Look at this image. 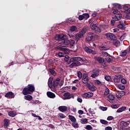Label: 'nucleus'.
<instances>
[{"instance_id": "nucleus-17", "label": "nucleus", "mask_w": 130, "mask_h": 130, "mask_svg": "<svg viewBox=\"0 0 130 130\" xmlns=\"http://www.w3.org/2000/svg\"><path fill=\"white\" fill-rule=\"evenodd\" d=\"M58 110L61 112H66L68 110V107L66 106H61L58 107Z\"/></svg>"}, {"instance_id": "nucleus-42", "label": "nucleus", "mask_w": 130, "mask_h": 130, "mask_svg": "<svg viewBox=\"0 0 130 130\" xmlns=\"http://www.w3.org/2000/svg\"><path fill=\"white\" fill-rule=\"evenodd\" d=\"M121 124L123 126H127V125H128V123H127V122H125L124 121H122L121 122Z\"/></svg>"}, {"instance_id": "nucleus-48", "label": "nucleus", "mask_w": 130, "mask_h": 130, "mask_svg": "<svg viewBox=\"0 0 130 130\" xmlns=\"http://www.w3.org/2000/svg\"><path fill=\"white\" fill-rule=\"evenodd\" d=\"M76 29H77V27L75 26H73L71 27L70 30L71 31H72V32H74V31H76Z\"/></svg>"}, {"instance_id": "nucleus-3", "label": "nucleus", "mask_w": 130, "mask_h": 130, "mask_svg": "<svg viewBox=\"0 0 130 130\" xmlns=\"http://www.w3.org/2000/svg\"><path fill=\"white\" fill-rule=\"evenodd\" d=\"M35 91V87L33 84H28L27 87H25L22 90L23 95H31Z\"/></svg>"}, {"instance_id": "nucleus-16", "label": "nucleus", "mask_w": 130, "mask_h": 130, "mask_svg": "<svg viewBox=\"0 0 130 130\" xmlns=\"http://www.w3.org/2000/svg\"><path fill=\"white\" fill-rule=\"evenodd\" d=\"M93 96V93L92 92L85 93L82 94V97L84 98H91Z\"/></svg>"}, {"instance_id": "nucleus-52", "label": "nucleus", "mask_w": 130, "mask_h": 130, "mask_svg": "<svg viewBox=\"0 0 130 130\" xmlns=\"http://www.w3.org/2000/svg\"><path fill=\"white\" fill-rule=\"evenodd\" d=\"M121 82L122 84H123L124 85H125V84H126V80H125V79H124V78H122L121 80Z\"/></svg>"}, {"instance_id": "nucleus-1", "label": "nucleus", "mask_w": 130, "mask_h": 130, "mask_svg": "<svg viewBox=\"0 0 130 130\" xmlns=\"http://www.w3.org/2000/svg\"><path fill=\"white\" fill-rule=\"evenodd\" d=\"M58 39V44L62 45L63 47H70L72 49L75 48L76 42L74 40H67L68 37L63 34L58 35L57 36Z\"/></svg>"}, {"instance_id": "nucleus-54", "label": "nucleus", "mask_w": 130, "mask_h": 130, "mask_svg": "<svg viewBox=\"0 0 130 130\" xmlns=\"http://www.w3.org/2000/svg\"><path fill=\"white\" fill-rule=\"evenodd\" d=\"M109 94V89L107 88L104 92V95H107Z\"/></svg>"}, {"instance_id": "nucleus-43", "label": "nucleus", "mask_w": 130, "mask_h": 130, "mask_svg": "<svg viewBox=\"0 0 130 130\" xmlns=\"http://www.w3.org/2000/svg\"><path fill=\"white\" fill-rule=\"evenodd\" d=\"M117 28H119V29H122V30H123V29H124V27L123 26V24L120 23V24H118L117 25Z\"/></svg>"}, {"instance_id": "nucleus-56", "label": "nucleus", "mask_w": 130, "mask_h": 130, "mask_svg": "<svg viewBox=\"0 0 130 130\" xmlns=\"http://www.w3.org/2000/svg\"><path fill=\"white\" fill-rule=\"evenodd\" d=\"M107 120H112L114 119V118L112 117V116H109L107 117Z\"/></svg>"}, {"instance_id": "nucleus-21", "label": "nucleus", "mask_w": 130, "mask_h": 130, "mask_svg": "<svg viewBox=\"0 0 130 130\" xmlns=\"http://www.w3.org/2000/svg\"><path fill=\"white\" fill-rule=\"evenodd\" d=\"M24 99H25V100H27V101H31V100L33 99V96L28 94L25 95H24Z\"/></svg>"}, {"instance_id": "nucleus-41", "label": "nucleus", "mask_w": 130, "mask_h": 130, "mask_svg": "<svg viewBox=\"0 0 130 130\" xmlns=\"http://www.w3.org/2000/svg\"><path fill=\"white\" fill-rule=\"evenodd\" d=\"M68 35L70 37V38H72V37H74L75 36V34H74V32H69Z\"/></svg>"}, {"instance_id": "nucleus-45", "label": "nucleus", "mask_w": 130, "mask_h": 130, "mask_svg": "<svg viewBox=\"0 0 130 130\" xmlns=\"http://www.w3.org/2000/svg\"><path fill=\"white\" fill-rule=\"evenodd\" d=\"M115 17H116V18H117L118 19L120 20V18H121V17H122V15L118 13L117 14H116Z\"/></svg>"}, {"instance_id": "nucleus-22", "label": "nucleus", "mask_w": 130, "mask_h": 130, "mask_svg": "<svg viewBox=\"0 0 130 130\" xmlns=\"http://www.w3.org/2000/svg\"><path fill=\"white\" fill-rule=\"evenodd\" d=\"M113 44L116 46V47H118V46L120 45V42L118 40H115L113 41Z\"/></svg>"}, {"instance_id": "nucleus-49", "label": "nucleus", "mask_w": 130, "mask_h": 130, "mask_svg": "<svg viewBox=\"0 0 130 130\" xmlns=\"http://www.w3.org/2000/svg\"><path fill=\"white\" fill-rule=\"evenodd\" d=\"M58 116H59L60 118H66L65 115L62 113H59Z\"/></svg>"}, {"instance_id": "nucleus-28", "label": "nucleus", "mask_w": 130, "mask_h": 130, "mask_svg": "<svg viewBox=\"0 0 130 130\" xmlns=\"http://www.w3.org/2000/svg\"><path fill=\"white\" fill-rule=\"evenodd\" d=\"M80 122L82 124H86V123H88V119L87 118L82 119L80 120Z\"/></svg>"}, {"instance_id": "nucleus-11", "label": "nucleus", "mask_w": 130, "mask_h": 130, "mask_svg": "<svg viewBox=\"0 0 130 130\" xmlns=\"http://www.w3.org/2000/svg\"><path fill=\"white\" fill-rule=\"evenodd\" d=\"M5 97L7 98L8 99L15 98V94H14V93H13V92L9 91L5 94Z\"/></svg>"}, {"instance_id": "nucleus-38", "label": "nucleus", "mask_w": 130, "mask_h": 130, "mask_svg": "<svg viewBox=\"0 0 130 130\" xmlns=\"http://www.w3.org/2000/svg\"><path fill=\"white\" fill-rule=\"evenodd\" d=\"M118 88L120 90H124L125 89V86L119 84L118 85Z\"/></svg>"}, {"instance_id": "nucleus-8", "label": "nucleus", "mask_w": 130, "mask_h": 130, "mask_svg": "<svg viewBox=\"0 0 130 130\" xmlns=\"http://www.w3.org/2000/svg\"><path fill=\"white\" fill-rule=\"evenodd\" d=\"M123 78V75H116L113 78L114 82H115V83H119V82H120V79H122Z\"/></svg>"}, {"instance_id": "nucleus-61", "label": "nucleus", "mask_w": 130, "mask_h": 130, "mask_svg": "<svg viewBox=\"0 0 130 130\" xmlns=\"http://www.w3.org/2000/svg\"><path fill=\"white\" fill-rule=\"evenodd\" d=\"M105 130H112V127L111 126H107L105 128Z\"/></svg>"}, {"instance_id": "nucleus-50", "label": "nucleus", "mask_w": 130, "mask_h": 130, "mask_svg": "<svg viewBox=\"0 0 130 130\" xmlns=\"http://www.w3.org/2000/svg\"><path fill=\"white\" fill-rule=\"evenodd\" d=\"M99 48H100V50H107V48H106L104 46L100 47Z\"/></svg>"}, {"instance_id": "nucleus-15", "label": "nucleus", "mask_w": 130, "mask_h": 130, "mask_svg": "<svg viewBox=\"0 0 130 130\" xmlns=\"http://www.w3.org/2000/svg\"><path fill=\"white\" fill-rule=\"evenodd\" d=\"M47 96L48 98H50L51 99H54V98H55V94L51 91L47 92Z\"/></svg>"}, {"instance_id": "nucleus-47", "label": "nucleus", "mask_w": 130, "mask_h": 130, "mask_svg": "<svg viewBox=\"0 0 130 130\" xmlns=\"http://www.w3.org/2000/svg\"><path fill=\"white\" fill-rule=\"evenodd\" d=\"M30 103H31V104H38V103H39V101H31L30 102Z\"/></svg>"}, {"instance_id": "nucleus-20", "label": "nucleus", "mask_w": 130, "mask_h": 130, "mask_svg": "<svg viewBox=\"0 0 130 130\" xmlns=\"http://www.w3.org/2000/svg\"><path fill=\"white\" fill-rule=\"evenodd\" d=\"M94 59L98 61L99 63H103L104 62V59L101 57H94Z\"/></svg>"}, {"instance_id": "nucleus-9", "label": "nucleus", "mask_w": 130, "mask_h": 130, "mask_svg": "<svg viewBox=\"0 0 130 130\" xmlns=\"http://www.w3.org/2000/svg\"><path fill=\"white\" fill-rule=\"evenodd\" d=\"M106 36L107 38H110V39H111V40L114 41V40H116V39H117L116 36H115V35H114V34H111L110 32L106 34Z\"/></svg>"}, {"instance_id": "nucleus-6", "label": "nucleus", "mask_w": 130, "mask_h": 130, "mask_svg": "<svg viewBox=\"0 0 130 130\" xmlns=\"http://www.w3.org/2000/svg\"><path fill=\"white\" fill-rule=\"evenodd\" d=\"M90 27L92 29V30H93V31L95 32V33H100L101 32V27L97 26L96 24H91L90 25Z\"/></svg>"}, {"instance_id": "nucleus-35", "label": "nucleus", "mask_w": 130, "mask_h": 130, "mask_svg": "<svg viewBox=\"0 0 130 130\" xmlns=\"http://www.w3.org/2000/svg\"><path fill=\"white\" fill-rule=\"evenodd\" d=\"M108 98L111 101H113L114 100V95H109Z\"/></svg>"}, {"instance_id": "nucleus-12", "label": "nucleus", "mask_w": 130, "mask_h": 130, "mask_svg": "<svg viewBox=\"0 0 130 130\" xmlns=\"http://www.w3.org/2000/svg\"><path fill=\"white\" fill-rule=\"evenodd\" d=\"M64 99H74V94H71L70 92H66L63 94Z\"/></svg>"}, {"instance_id": "nucleus-14", "label": "nucleus", "mask_w": 130, "mask_h": 130, "mask_svg": "<svg viewBox=\"0 0 130 130\" xmlns=\"http://www.w3.org/2000/svg\"><path fill=\"white\" fill-rule=\"evenodd\" d=\"M60 81V79L58 78H57L56 79L54 80L52 83V87H53V88H55V87H57V86H58V84H59Z\"/></svg>"}, {"instance_id": "nucleus-58", "label": "nucleus", "mask_w": 130, "mask_h": 130, "mask_svg": "<svg viewBox=\"0 0 130 130\" xmlns=\"http://www.w3.org/2000/svg\"><path fill=\"white\" fill-rule=\"evenodd\" d=\"M112 10L113 11V14H114L115 15L118 13V10H117V9H114L112 8Z\"/></svg>"}, {"instance_id": "nucleus-29", "label": "nucleus", "mask_w": 130, "mask_h": 130, "mask_svg": "<svg viewBox=\"0 0 130 130\" xmlns=\"http://www.w3.org/2000/svg\"><path fill=\"white\" fill-rule=\"evenodd\" d=\"M105 80L108 82H112V79H111V77L109 76H105Z\"/></svg>"}, {"instance_id": "nucleus-51", "label": "nucleus", "mask_w": 130, "mask_h": 130, "mask_svg": "<svg viewBox=\"0 0 130 130\" xmlns=\"http://www.w3.org/2000/svg\"><path fill=\"white\" fill-rule=\"evenodd\" d=\"M127 53V52H126V51L122 52L120 54V56H122V57L125 56V55H126Z\"/></svg>"}, {"instance_id": "nucleus-60", "label": "nucleus", "mask_w": 130, "mask_h": 130, "mask_svg": "<svg viewBox=\"0 0 130 130\" xmlns=\"http://www.w3.org/2000/svg\"><path fill=\"white\" fill-rule=\"evenodd\" d=\"M106 60L107 62H110L111 61V58H110L109 57H106Z\"/></svg>"}, {"instance_id": "nucleus-39", "label": "nucleus", "mask_w": 130, "mask_h": 130, "mask_svg": "<svg viewBox=\"0 0 130 130\" xmlns=\"http://www.w3.org/2000/svg\"><path fill=\"white\" fill-rule=\"evenodd\" d=\"M89 90H90V91H92V92H94V91H96V90H97V87L93 85V86H92Z\"/></svg>"}, {"instance_id": "nucleus-32", "label": "nucleus", "mask_w": 130, "mask_h": 130, "mask_svg": "<svg viewBox=\"0 0 130 130\" xmlns=\"http://www.w3.org/2000/svg\"><path fill=\"white\" fill-rule=\"evenodd\" d=\"M100 122L102 124H108V121H107V120H105L104 119H101Z\"/></svg>"}, {"instance_id": "nucleus-25", "label": "nucleus", "mask_w": 130, "mask_h": 130, "mask_svg": "<svg viewBox=\"0 0 130 130\" xmlns=\"http://www.w3.org/2000/svg\"><path fill=\"white\" fill-rule=\"evenodd\" d=\"M126 109V107H122L121 108H119L117 110V112L118 113H120V112H122V111H124Z\"/></svg>"}, {"instance_id": "nucleus-30", "label": "nucleus", "mask_w": 130, "mask_h": 130, "mask_svg": "<svg viewBox=\"0 0 130 130\" xmlns=\"http://www.w3.org/2000/svg\"><path fill=\"white\" fill-rule=\"evenodd\" d=\"M8 115H9V116H11V117H15V116H16V114H15V112H14V111H11L9 112Z\"/></svg>"}, {"instance_id": "nucleus-2", "label": "nucleus", "mask_w": 130, "mask_h": 130, "mask_svg": "<svg viewBox=\"0 0 130 130\" xmlns=\"http://www.w3.org/2000/svg\"><path fill=\"white\" fill-rule=\"evenodd\" d=\"M80 61L85 62V61H87V60L86 58H82L81 57H72L68 62V64H70L69 65V68H70V69H74V67H80V66H82Z\"/></svg>"}, {"instance_id": "nucleus-24", "label": "nucleus", "mask_w": 130, "mask_h": 130, "mask_svg": "<svg viewBox=\"0 0 130 130\" xmlns=\"http://www.w3.org/2000/svg\"><path fill=\"white\" fill-rule=\"evenodd\" d=\"M53 83V82H52V78L51 77H50L48 81V85L49 88H52Z\"/></svg>"}, {"instance_id": "nucleus-44", "label": "nucleus", "mask_w": 130, "mask_h": 130, "mask_svg": "<svg viewBox=\"0 0 130 130\" xmlns=\"http://www.w3.org/2000/svg\"><path fill=\"white\" fill-rule=\"evenodd\" d=\"M57 55L59 57H63V56H64V53L62 52H59L57 53Z\"/></svg>"}, {"instance_id": "nucleus-13", "label": "nucleus", "mask_w": 130, "mask_h": 130, "mask_svg": "<svg viewBox=\"0 0 130 130\" xmlns=\"http://www.w3.org/2000/svg\"><path fill=\"white\" fill-rule=\"evenodd\" d=\"M125 95V92L123 91H117L116 94V98L118 99H120L121 97H123Z\"/></svg>"}, {"instance_id": "nucleus-18", "label": "nucleus", "mask_w": 130, "mask_h": 130, "mask_svg": "<svg viewBox=\"0 0 130 130\" xmlns=\"http://www.w3.org/2000/svg\"><path fill=\"white\" fill-rule=\"evenodd\" d=\"M4 128H8L9 127V125H10V120L8 119H5L4 120Z\"/></svg>"}, {"instance_id": "nucleus-36", "label": "nucleus", "mask_w": 130, "mask_h": 130, "mask_svg": "<svg viewBox=\"0 0 130 130\" xmlns=\"http://www.w3.org/2000/svg\"><path fill=\"white\" fill-rule=\"evenodd\" d=\"M70 59V56L68 55H66L64 58V60L66 62H68V64H69V60Z\"/></svg>"}, {"instance_id": "nucleus-26", "label": "nucleus", "mask_w": 130, "mask_h": 130, "mask_svg": "<svg viewBox=\"0 0 130 130\" xmlns=\"http://www.w3.org/2000/svg\"><path fill=\"white\" fill-rule=\"evenodd\" d=\"M49 72L51 75H53V76H56V72H55V71H54V70L52 69H49Z\"/></svg>"}, {"instance_id": "nucleus-27", "label": "nucleus", "mask_w": 130, "mask_h": 130, "mask_svg": "<svg viewBox=\"0 0 130 130\" xmlns=\"http://www.w3.org/2000/svg\"><path fill=\"white\" fill-rule=\"evenodd\" d=\"M114 6L117 9H119V10H122V7L120 4H114Z\"/></svg>"}, {"instance_id": "nucleus-19", "label": "nucleus", "mask_w": 130, "mask_h": 130, "mask_svg": "<svg viewBox=\"0 0 130 130\" xmlns=\"http://www.w3.org/2000/svg\"><path fill=\"white\" fill-rule=\"evenodd\" d=\"M55 49L56 50V51L58 50L60 51H66V50H67V48L62 47V46H58L55 48Z\"/></svg>"}, {"instance_id": "nucleus-33", "label": "nucleus", "mask_w": 130, "mask_h": 130, "mask_svg": "<svg viewBox=\"0 0 130 130\" xmlns=\"http://www.w3.org/2000/svg\"><path fill=\"white\" fill-rule=\"evenodd\" d=\"M83 16V18L84 19H89L90 15L88 13H84L82 14Z\"/></svg>"}, {"instance_id": "nucleus-59", "label": "nucleus", "mask_w": 130, "mask_h": 130, "mask_svg": "<svg viewBox=\"0 0 130 130\" xmlns=\"http://www.w3.org/2000/svg\"><path fill=\"white\" fill-rule=\"evenodd\" d=\"M100 108L103 111H106L107 110V107H101Z\"/></svg>"}, {"instance_id": "nucleus-5", "label": "nucleus", "mask_w": 130, "mask_h": 130, "mask_svg": "<svg viewBox=\"0 0 130 130\" xmlns=\"http://www.w3.org/2000/svg\"><path fill=\"white\" fill-rule=\"evenodd\" d=\"M86 39L87 41H91V40H98L99 36L93 32H88Z\"/></svg>"}, {"instance_id": "nucleus-4", "label": "nucleus", "mask_w": 130, "mask_h": 130, "mask_svg": "<svg viewBox=\"0 0 130 130\" xmlns=\"http://www.w3.org/2000/svg\"><path fill=\"white\" fill-rule=\"evenodd\" d=\"M87 31H88V27L84 26L80 31L75 35L76 41L78 42L81 38H83V37H84V34H85Z\"/></svg>"}, {"instance_id": "nucleus-62", "label": "nucleus", "mask_w": 130, "mask_h": 130, "mask_svg": "<svg viewBox=\"0 0 130 130\" xmlns=\"http://www.w3.org/2000/svg\"><path fill=\"white\" fill-rule=\"evenodd\" d=\"M97 85H100L101 84V81H100L99 80H96L95 82Z\"/></svg>"}, {"instance_id": "nucleus-31", "label": "nucleus", "mask_w": 130, "mask_h": 130, "mask_svg": "<svg viewBox=\"0 0 130 130\" xmlns=\"http://www.w3.org/2000/svg\"><path fill=\"white\" fill-rule=\"evenodd\" d=\"M84 50L87 52V53H91V51H92V49L88 47H85Z\"/></svg>"}, {"instance_id": "nucleus-34", "label": "nucleus", "mask_w": 130, "mask_h": 130, "mask_svg": "<svg viewBox=\"0 0 130 130\" xmlns=\"http://www.w3.org/2000/svg\"><path fill=\"white\" fill-rule=\"evenodd\" d=\"M77 76L78 77L79 80H80V79H82V77H83V74H82V73L81 72L78 71Z\"/></svg>"}, {"instance_id": "nucleus-40", "label": "nucleus", "mask_w": 130, "mask_h": 130, "mask_svg": "<svg viewBox=\"0 0 130 130\" xmlns=\"http://www.w3.org/2000/svg\"><path fill=\"white\" fill-rule=\"evenodd\" d=\"M93 83H89L88 82L87 83H86V86L87 87V88L89 89V90L90 89V88L92 87V86H93Z\"/></svg>"}, {"instance_id": "nucleus-10", "label": "nucleus", "mask_w": 130, "mask_h": 130, "mask_svg": "<svg viewBox=\"0 0 130 130\" xmlns=\"http://www.w3.org/2000/svg\"><path fill=\"white\" fill-rule=\"evenodd\" d=\"M99 73H100L99 70H98V69L93 70L92 71V74L90 76V77L93 78H97V77L99 76Z\"/></svg>"}, {"instance_id": "nucleus-23", "label": "nucleus", "mask_w": 130, "mask_h": 130, "mask_svg": "<svg viewBox=\"0 0 130 130\" xmlns=\"http://www.w3.org/2000/svg\"><path fill=\"white\" fill-rule=\"evenodd\" d=\"M69 119L71 120V121H72V122L75 123H76V121H77V119H76V118H75L74 116L69 115Z\"/></svg>"}, {"instance_id": "nucleus-37", "label": "nucleus", "mask_w": 130, "mask_h": 130, "mask_svg": "<svg viewBox=\"0 0 130 130\" xmlns=\"http://www.w3.org/2000/svg\"><path fill=\"white\" fill-rule=\"evenodd\" d=\"M85 129H87V130H92V129H93V127H92L90 125H87L86 126V127H85Z\"/></svg>"}, {"instance_id": "nucleus-46", "label": "nucleus", "mask_w": 130, "mask_h": 130, "mask_svg": "<svg viewBox=\"0 0 130 130\" xmlns=\"http://www.w3.org/2000/svg\"><path fill=\"white\" fill-rule=\"evenodd\" d=\"M111 107L114 109H117V108H118V105H116V104L112 105Z\"/></svg>"}, {"instance_id": "nucleus-7", "label": "nucleus", "mask_w": 130, "mask_h": 130, "mask_svg": "<svg viewBox=\"0 0 130 130\" xmlns=\"http://www.w3.org/2000/svg\"><path fill=\"white\" fill-rule=\"evenodd\" d=\"M82 81L83 84H86L87 83H89V77H88V74H85V73L83 74L82 76Z\"/></svg>"}, {"instance_id": "nucleus-63", "label": "nucleus", "mask_w": 130, "mask_h": 130, "mask_svg": "<svg viewBox=\"0 0 130 130\" xmlns=\"http://www.w3.org/2000/svg\"><path fill=\"white\" fill-rule=\"evenodd\" d=\"M103 55L104 56H108V53L106 52H103Z\"/></svg>"}, {"instance_id": "nucleus-64", "label": "nucleus", "mask_w": 130, "mask_h": 130, "mask_svg": "<svg viewBox=\"0 0 130 130\" xmlns=\"http://www.w3.org/2000/svg\"><path fill=\"white\" fill-rule=\"evenodd\" d=\"M128 9V7L126 6V5H124L123 7V10H124V11H126Z\"/></svg>"}, {"instance_id": "nucleus-57", "label": "nucleus", "mask_w": 130, "mask_h": 130, "mask_svg": "<svg viewBox=\"0 0 130 130\" xmlns=\"http://www.w3.org/2000/svg\"><path fill=\"white\" fill-rule=\"evenodd\" d=\"M98 13H97L96 12H94L92 14V17H93V18H95V17L97 16Z\"/></svg>"}, {"instance_id": "nucleus-55", "label": "nucleus", "mask_w": 130, "mask_h": 130, "mask_svg": "<svg viewBox=\"0 0 130 130\" xmlns=\"http://www.w3.org/2000/svg\"><path fill=\"white\" fill-rule=\"evenodd\" d=\"M78 19L79 21H82V20H84V16L83 15H79L78 17Z\"/></svg>"}, {"instance_id": "nucleus-53", "label": "nucleus", "mask_w": 130, "mask_h": 130, "mask_svg": "<svg viewBox=\"0 0 130 130\" xmlns=\"http://www.w3.org/2000/svg\"><path fill=\"white\" fill-rule=\"evenodd\" d=\"M72 126H73V127H79V125L78 124V123H72Z\"/></svg>"}]
</instances>
